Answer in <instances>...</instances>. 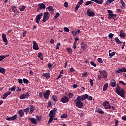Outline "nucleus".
I'll use <instances>...</instances> for the list:
<instances>
[{
    "label": "nucleus",
    "instance_id": "nucleus-62",
    "mask_svg": "<svg viewBox=\"0 0 126 126\" xmlns=\"http://www.w3.org/2000/svg\"><path fill=\"white\" fill-rule=\"evenodd\" d=\"M36 119H37V121H40L42 118L40 116H37Z\"/></svg>",
    "mask_w": 126,
    "mask_h": 126
},
{
    "label": "nucleus",
    "instance_id": "nucleus-36",
    "mask_svg": "<svg viewBox=\"0 0 126 126\" xmlns=\"http://www.w3.org/2000/svg\"><path fill=\"white\" fill-rule=\"evenodd\" d=\"M115 42L117 44H121V42L119 40V39L118 37H116L115 38Z\"/></svg>",
    "mask_w": 126,
    "mask_h": 126
},
{
    "label": "nucleus",
    "instance_id": "nucleus-21",
    "mask_svg": "<svg viewBox=\"0 0 126 126\" xmlns=\"http://www.w3.org/2000/svg\"><path fill=\"white\" fill-rule=\"evenodd\" d=\"M119 36H120L121 38L123 37L124 38H125L126 37L125 33H124L123 30L120 31V34H119Z\"/></svg>",
    "mask_w": 126,
    "mask_h": 126
},
{
    "label": "nucleus",
    "instance_id": "nucleus-44",
    "mask_svg": "<svg viewBox=\"0 0 126 126\" xmlns=\"http://www.w3.org/2000/svg\"><path fill=\"white\" fill-rule=\"evenodd\" d=\"M60 14L59 13L57 12L56 13L55 16L54 17L55 19H57L59 16H60Z\"/></svg>",
    "mask_w": 126,
    "mask_h": 126
},
{
    "label": "nucleus",
    "instance_id": "nucleus-30",
    "mask_svg": "<svg viewBox=\"0 0 126 126\" xmlns=\"http://www.w3.org/2000/svg\"><path fill=\"white\" fill-rule=\"evenodd\" d=\"M52 99L54 101V102H57V101H58V96L54 94V95L52 96Z\"/></svg>",
    "mask_w": 126,
    "mask_h": 126
},
{
    "label": "nucleus",
    "instance_id": "nucleus-53",
    "mask_svg": "<svg viewBox=\"0 0 126 126\" xmlns=\"http://www.w3.org/2000/svg\"><path fill=\"white\" fill-rule=\"evenodd\" d=\"M107 77H108V74H107L102 75V78L107 79Z\"/></svg>",
    "mask_w": 126,
    "mask_h": 126
},
{
    "label": "nucleus",
    "instance_id": "nucleus-2",
    "mask_svg": "<svg viewBox=\"0 0 126 126\" xmlns=\"http://www.w3.org/2000/svg\"><path fill=\"white\" fill-rule=\"evenodd\" d=\"M76 106L79 108H82L83 106V103L80 96H78L77 99L75 100Z\"/></svg>",
    "mask_w": 126,
    "mask_h": 126
},
{
    "label": "nucleus",
    "instance_id": "nucleus-45",
    "mask_svg": "<svg viewBox=\"0 0 126 126\" xmlns=\"http://www.w3.org/2000/svg\"><path fill=\"white\" fill-rule=\"evenodd\" d=\"M54 120V118L52 117H50L49 120H48V124H51V122H52V121Z\"/></svg>",
    "mask_w": 126,
    "mask_h": 126
},
{
    "label": "nucleus",
    "instance_id": "nucleus-57",
    "mask_svg": "<svg viewBox=\"0 0 126 126\" xmlns=\"http://www.w3.org/2000/svg\"><path fill=\"white\" fill-rule=\"evenodd\" d=\"M43 95V93H42V92L39 93V96L40 97V98H42Z\"/></svg>",
    "mask_w": 126,
    "mask_h": 126
},
{
    "label": "nucleus",
    "instance_id": "nucleus-42",
    "mask_svg": "<svg viewBox=\"0 0 126 126\" xmlns=\"http://www.w3.org/2000/svg\"><path fill=\"white\" fill-rule=\"evenodd\" d=\"M26 9V7L25 6H22V7H21L19 9H20V11H23L25 10Z\"/></svg>",
    "mask_w": 126,
    "mask_h": 126
},
{
    "label": "nucleus",
    "instance_id": "nucleus-9",
    "mask_svg": "<svg viewBox=\"0 0 126 126\" xmlns=\"http://www.w3.org/2000/svg\"><path fill=\"white\" fill-rule=\"evenodd\" d=\"M61 101L62 103H63L64 104L67 103L69 102V99L67 96H64V97H62Z\"/></svg>",
    "mask_w": 126,
    "mask_h": 126
},
{
    "label": "nucleus",
    "instance_id": "nucleus-24",
    "mask_svg": "<svg viewBox=\"0 0 126 126\" xmlns=\"http://www.w3.org/2000/svg\"><path fill=\"white\" fill-rule=\"evenodd\" d=\"M111 86L112 87H115L116 85V82L115 80H113L110 82Z\"/></svg>",
    "mask_w": 126,
    "mask_h": 126
},
{
    "label": "nucleus",
    "instance_id": "nucleus-63",
    "mask_svg": "<svg viewBox=\"0 0 126 126\" xmlns=\"http://www.w3.org/2000/svg\"><path fill=\"white\" fill-rule=\"evenodd\" d=\"M26 31H24V32H23V37H24L26 35Z\"/></svg>",
    "mask_w": 126,
    "mask_h": 126
},
{
    "label": "nucleus",
    "instance_id": "nucleus-6",
    "mask_svg": "<svg viewBox=\"0 0 126 126\" xmlns=\"http://www.w3.org/2000/svg\"><path fill=\"white\" fill-rule=\"evenodd\" d=\"M51 94V91L50 90H47L45 91V93H44L43 96L45 99H48L49 96Z\"/></svg>",
    "mask_w": 126,
    "mask_h": 126
},
{
    "label": "nucleus",
    "instance_id": "nucleus-32",
    "mask_svg": "<svg viewBox=\"0 0 126 126\" xmlns=\"http://www.w3.org/2000/svg\"><path fill=\"white\" fill-rule=\"evenodd\" d=\"M18 114L20 115V116L21 117V118H22V117L23 116V115H24V112H23V110H19V111L18 112Z\"/></svg>",
    "mask_w": 126,
    "mask_h": 126
},
{
    "label": "nucleus",
    "instance_id": "nucleus-64",
    "mask_svg": "<svg viewBox=\"0 0 126 126\" xmlns=\"http://www.w3.org/2000/svg\"><path fill=\"white\" fill-rule=\"evenodd\" d=\"M122 120H124V121H126V116H123V117H122Z\"/></svg>",
    "mask_w": 126,
    "mask_h": 126
},
{
    "label": "nucleus",
    "instance_id": "nucleus-34",
    "mask_svg": "<svg viewBox=\"0 0 126 126\" xmlns=\"http://www.w3.org/2000/svg\"><path fill=\"white\" fill-rule=\"evenodd\" d=\"M68 117L67 114H63L61 116V119H64V118H67Z\"/></svg>",
    "mask_w": 126,
    "mask_h": 126
},
{
    "label": "nucleus",
    "instance_id": "nucleus-35",
    "mask_svg": "<svg viewBox=\"0 0 126 126\" xmlns=\"http://www.w3.org/2000/svg\"><path fill=\"white\" fill-rule=\"evenodd\" d=\"M66 50L68 51V52L69 53V54H72L73 52L72 49L70 48V47H67Z\"/></svg>",
    "mask_w": 126,
    "mask_h": 126
},
{
    "label": "nucleus",
    "instance_id": "nucleus-37",
    "mask_svg": "<svg viewBox=\"0 0 126 126\" xmlns=\"http://www.w3.org/2000/svg\"><path fill=\"white\" fill-rule=\"evenodd\" d=\"M116 0H108L106 2V4L107 5L110 4V3H111L112 2H113V1H115Z\"/></svg>",
    "mask_w": 126,
    "mask_h": 126
},
{
    "label": "nucleus",
    "instance_id": "nucleus-7",
    "mask_svg": "<svg viewBox=\"0 0 126 126\" xmlns=\"http://www.w3.org/2000/svg\"><path fill=\"white\" fill-rule=\"evenodd\" d=\"M49 19V13L47 12H45L44 13L43 18L42 21L43 23H45L47 21V20Z\"/></svg>",
    "mask_w": 126,
    "mask_h": 126
},
{
    "label": "nucleus",
    "instance_id": "nucleus-19",
    "mask_svg": "<svg viewBox=\"0 0 126 126\" xmlns=\"http://www.w3.org/2000/svg\"><path fill=\"white\" fill-rule=\"evenodd\" d=\"M47 9H48V11H49V12H50V13L51 14V15H52L53 13H54L55 10H54V9H53V8L52 6H48V7H47Z\"/></svg>",
    "mask_w": 126,
    "mask_h": 126
},
{
    "label": "nucleus",
    "instance_id": "nucleus-28",
    "mask_svg": "<svg viewBox=\"0 0 126 126\" xmlns=\"http://www.w3.org/2000/svg\"><path fill=\"white\" fill-rule=\"evenodd\" d=\"M111 50H109V56L111 57H113L116 55V52L114 51L113 52L111 53Z\"/></svg>",
    "mask_w": 126,
    "mask_h": 126
},
{
    "label": "nucleus",
    "instance_id": "nucleus-12",
    "mask_svg": "<svg viewBox=\"0 0 126 126\" xmlns=\"http://www.w3.org/2000/svg\"><path fill=\"white\" fill-rule=\"evenodd\" d=\"M81 101H84L89 98L88 94H83L82 96H80Z\"/></svg>",
    "mask_w": 126,
    "mask_h": 126
},
{
    "label": "nucleus",
    "instance_id": "nucleus-38",
    "mask_svg": "<svg viewBox=\"0 0 126 126\" xmlns=\"http://www.w3.org/2000/svg\"><path fill=\"white\" fill-rule=\"evenodd\" d=\"M91 3H93L92 1H87V2H85V5L86 6H88V5L91 4Z\"/></svg>",
    "mask_w": 126,
    "mask_h": 126
},
{
    "label": "nucleus",
    "instance_id": "nucleus-18",
    "mask_svg": "<svg viewBox=\"0 0 126 126\" xmlns=\"http://www.w3.org/2000/svg\"><path fill=\"white\" fill-rule=\"evenodd\" d=\"M91 1H94V2H95L96 3L99 4L100 5H102L103 3L104 0H90Z\"/></svg>",
    "mask_w": 126,
    "mask_h": 126
},
{
    "label": "nucleus",
    "instance_id": "nucleus-43",
    "mask_svg": "<svg viewBox=\"0 0 126 126\" xmlns=\"http://www.w3.org/2000/svg\"><path fill=\"white\" fill-rule=\"evenodd\" d=\"M12 10H13V11L15 13L16 10H17V8L16 6H14L12 7Z\"/></svg>",
    "mask_w": 126,
    "mask_h": 126
},
{
    "label": "nucleus",
    "instance_id": "nucleus-20",
    "mask_svg": "<svg viewBox=\"0 0 126 126\" xmlns=\"http://www.w3.org/2000/svg\"><path fill=\"white\" fill-rule=\"evenodd\" d=\"M39 9L41 10V9H46V6L43 3H41V4H38Z\"/></svg>",
    "mask_w": 126,
    "mask_h": 126
},
{
    "label": "nucleus",
    "instance_id": "nucleus-3",
    "mask_svg": "<svg viewBox=\"0 0 126 126\" xmlns=\"http://www.w3.org/2000/svg\"><path fill=\"white\" fill-rule=\"evenodd\" d=\"M107 13H109L108 17V19H114L117 17V14H114L112 10H108Z\"/></svg>",
    "mask_w": 126,
    "mask_h": 126
},
{
    "label": "nucleus",
    "instance_id": "nucleus-29",
    "mask_svg": "<svg viewBox=\"0 0 126 126\" xmlns=\"http://www.w3.org/2000/svg\"><path fill=\"white\" fill-rule=\"evenodd\" d=\"M6 71V69L2 67H0V72L2 73V74H5Z\"/></svg>",
    "mask_w": 126,
    "mask_h": 126
},
{
    "label": "nucleus",
    "instance_id": "nucleus-25",
    "mask_svg": "<svg viewBox=\"0 0 126 126\" xmlns=\"http://www.w3.org/2000/svg\"><path fill=\"white\" fill-rule=\"evenodd\" d=\"M34 106L33 105H31L30 109V112L29 113L30 114H33V112L34 111Z\"/></svg>",
    "mask_w": 126,
    "mask_h": 126
},
{
    "label": "nucleus",
    "instance_id": "nucleus-56",
    "mask_svg": "<svg viewBox=\"0 0 126 126\" xmlns=\"http://www.w3.org/2000/svg\"><path fill=\"white\" fill-rule=\"evenodd\" d=\"M108 37H109V38H112V37H114V34H113V33L109 34Z\"/></svg>",
    "mask_w": 126,
    "mask_h": 126
},
{
    "label": "nucleus",
    "instance_id": "nucleus-47",
    "mask_svg": "<svg viewBox=\"0 0 126 126\" xmlns=\"http://www.w3.org/2000/svg\"><path fill=\"white\" fill-rule=\"evenodd\" d=\"M60 46H61L60 43H57V44L56 45V49L58 50L59 48V47H60Z\"/></svg>",
    "mask_w": 126,
    "mask_h": 126
},
{
    "label": "nucleus",
    "instance_id": "nucleus-4",
    "mask_svg": "<svg viewBox=\"0 0 126 126\" xmlns=\"http://www.w3.org/2000/svg\"><path fill=\"white\" fill-rule=\"evenodd\" d=\"M30 96V94H29V92H27L26 94H22L20 96V99L21 100L25 99V98H28Z\"/></svg>",
    "mask_w": 126,
    "mask_h": 126
},
{
    "label": "nucleus",
    "instance_id": "nucleus-61",
    "mask_svg": "<svg viewBox=\"0 0 126 126\" xmlns=\"http://www.w3.org/2000/svg\"><path fill=\"white\" fill-rule=\"evenodd\" d=\"M92 125V123L91 121H89V122H87V126H91Z\"/></svg>",
    "mask_w": 126,
    "mask_h": 126
},
{
    "label": "nucleus",
    "instance_id": "nucleus-41",
    "mask_svg": "<svg viewBox=\"0 0 126 126\" xmlns=\"http://www.w3.org/2000/svg\"><path fill=\"white\" fill-rule=\"evenodd\" d=\"M80 5H81L79 4V3H77V6H76L75 9V11H77L78 10V9L80 7Z\"/></svg>",
    "mask_w": 126,
    "mask_h": 126
},
{
    "label": "nucleus",
    "instance_id": "nucleus-58",
    "mask_svg": "<svg viewBox=\"0 0 126 126\" xmlns=\"http://www.w3.org/2000/svg\"><path fill=\"white\" fill-rule=\"evenodd\" d=\"M72 34L74 36H76V31H72Z\"/></svg>",
    "mask_w": 126,
    "mask_h": 126
},
{
    "label": "nucleus",
    "instance_id": "nucleus-51",
    "mask_svg": "<svg viewBox=\"0 0 126 126\" xmlns=\"http://www.w3.org/2000/svg\"><path fill=\"white\" fill-rule=\"evenodd\" d=\"M89 82H90V84L91 85V87H93V84H94L93 80H92V79H89Z\"/></svg>",
    "mask_w": 126,
    "mask_h": 126
},
{
    "label": "nucleus",
    "instance_id": "nucleus-5",
    "mask_svg": "<svg viewBox=\"0 0 126 126\" xmlns=\"http://www.w3.org/2000/svg\"><path fill=\"white\" fill-rule=\"evenodd\" d=\"M102 106L107 110L110 109L111 107V106L110 105V102L109 101H105L103 102Z\"/></svg>",
    "mask_w": 126,
    "mask_h": 126
},
{
    "label": "nucleus",
    "instance_id": "nucleus-55",
    "mask_svg": "<svg viewBox=\"0 0 126 126\" xmlns=\"http://www.w3.org/2000/svg\"><path fill=\"white\" fill-rule=\"evenodd\" d=\"M5 59L4 55H0V61H1L2 60Z\"/></svg>",
    "mask_w": 126,
    "mask_h": 126
},
{
    "label": "nucleus",
    "instance_id": "nucleus-15",
    "mask_svg": "<svg viewBox=\"0 0 126 126\" xmlns=\"http://www.w3.org/2000/svg\"><path fill=\"white\" fill-rule=\"evenodd\" d=\"M29 120L31 121V123H32L33 124H34V125L37 124V120L35 119V118L30 117Z\"/></svg>",
    "mask_w": 126,
    "mask_h": 126
},
{
    "label": "nucleus",
    "instance_id": "nucleus-14",
    "mask_svg": "<svg viewBox=\"0 0 126 126\" xmlns=\"http://www.w3.org/2000/svg\"><path fill=\"white\" fill-rule=\"evenodd\" d=\"M17 118L16 114H15L13 116L7 117L6 120L7 121H14Z\"/></svg>",
    "mask_w": 126,
    "mask_h": 126
},
{
    "label": "nucleus",
    "instance_id": "nucleus-54",
    "mask_svg": "<svg viewBox=\"0 0 126 126\" xmlns=\"http://www.w3.org/2000/svg\"><path fill=\"white\" fill-rule=\"evenodd\" d=\"M98 62H99V63H103L102 59L101 58H98Z\"/></svg>",
    "mask_w": 126,
    "mask_h": 126
},
{
    "label": "nucleus",
    "instance_id": "nucleus-11",
    "mask_svg": "<svg viewBox=\"0 0 126 126\" xmlns=\"http://www.w3.org/2000/svg\"><path fill=\"white\" fill-rule=\"evenodd\" d=\"M2 40H3V42L5 43L6 45H7L8 42V40L6 37V35L4 33H2Z\"/></svg>",
    "mask_w": 126,
    "mask_h": 126
},
{
    "label": "nucleus",
    "instance_id": "nucleus-50",
    "mask_svg": "<svg viewBox=\"0 0 126 126\" xmlns=\"http://www.w3.org/2000/svg\"><path fill=\"white\" fill-rule=\"evenodd\" d=\"M68 96L69 98H72V97L73 96V94L71 93H69L68 94Z\"/></svg>",
    "mask_w": 126,
    "mask_h": 126
},
{
    "label": "nucleus",
    "instance_id": "nucleus-40",
    "mask_svg": "<svg viewBox=\"0 0 126 126\" xmlns=\"http://www.w3.org/2000/svg\"><path fill=\"white\" fill-rule=\"evenodd\" d=\"M90 64L92 65L93 66L96 67V64L95 63H94V61H91L90 62Z\"/></svg>",
    "mask_w": 126,
    "mask_h": 126
},
{
    "label": "nucleus",
    "instance_id": "nucleus-33",
    "mask_svg": "<svg viewBox=\"0 0 126 126\" xmlns=\"http://www.w3.org/2000/svg\"><path fill=\"white\" fill-rule=\"evenodd\" d=\"M108 84H104V85L103 86V91H106L108 88Z\"/></svg>",
    "mask_w": 126,
    "mask_h": 126
},
{
    "label": "nucleus",
    "instance_id": "nucleus-8",
    "mask_svg": "<svg viewBox=\"0 0 126 126\" xmlns=\"http://www.w3.org/2000/svg\"><path fill=\"white\" fill-rule=\"evenodd\" d=\"M43 13H40L35 18V22L37 24H39V21L41 20L42 17H43Z\"/></svg>",
    "mask_w": 126,
    "mask_h": 126
},
{
    "label": "nucleus",
    "instance_id": "nucleus-16",
    "mask_svg": "<svg viewBox=\"0 0 126 126\" xmlns=\"http://www.w3.org/2000/svg\"><path fill=\"white\" fill-rule=\"evenodd\" d=\"M33 48L34 50H36L37 51V50L39 49V47L38 45H37V42L36 41H34L33 42Z\"/></svg>",
    "mask_w": 126,
    "mask_h": 126
},
{
    "label": "nucleus",
    "instance_id": "nucleus-26",
    "mask_svg": "<svg viewBox=\"0 0 126 126\" xmlns=\"http://www.w3.org/2000/svg\"><path fill=\"white\" fill-rule=\"evenodd\" d=\"M38 57L41 60H44L43 54V53L40 52L38 53Z\"/></svg>",
    "mask_w": 126,
    "mask_h": 126
},
{
    "label": "nucleus",
    "instance_id": "nucleus-60",
    "mask_svg": "<svg viewBox=\"0 0 126 126\" xmlns=\"http://www.w3.org/2000/svg\"><path fill=\"white\" fill-rule=\"evenodd\" d=\"M64 31L66 32H69V29L68 28H66V27H65L64 28Z\"/></svg>",
    "mask_w": 126,
    "mask_h": 126
},
{
    "label": "nucleus",
    "instance_id": "nucleus-10",
    "mask_svg": "<svg viewBox=\"0 0 126 126\" xmlns=\"http://www.w3.org/2000/svg\"><path fill=\"white\" fill-rule=\"evenodd\" d=\"M87 14L89 17H94L95 15V13L91 11L90 9H88L87 10Z\"/></svg>",
    "mask_w": 126,
    "mask_h": 126
},
{
    "label": "nucleus",
    "instance_id": "nucleus-46",
    "mask_svg": "<svg viewBox=\"0 0 126 126\" xmlns=\"http://www.w3.org/2000/svg\"><path fill=\"white\" fill-rule=\"evenodd\" d=\"M11 90V92L15 91L16 90V88L14 86H12L11 89H9V91Z\"/></svg>",
    "mask_w": 126,
    "mask_h": 126
},
{
    "label": "nucleus",
    "instance_id": "nucleus-48",
    "mask_svg": "<svg viewBox=\"0 0 126 126\" xmlns=\"http://www.w3.org/2000/svg\"><path fill=\"white\" fill-rule=\"evenodd\" d=\"M80 32H81L80 30H77V31H76V36H78Z\"/></svg>",
    "mask_w": 126,
    "mask_h": 126
},
{
    "label": "nucleus",
    "instance_id": "nucleus-31",
    "mask_svg": "<svg viewBox=\"0 0 126 126\" xmlns=\"http://www.w3.org/2000/svg\"><path fill=\"white\" fill-rule=\"evenodd\" d=\"M97 112L100 114H104L105 113L103 111V110H102V109L100 108H98L97 110Z\"/></svg>",
    "mask_w": 126,
    "mask_h": 126
},
{
    "label": "nucleus",
    "instance_id": "nucleus-27",
    "mask_svg": "<svg viewBox=\"0 0 126 126\" xmlns=\"http://www.w3.org/2000/svg\"><path fill=\"white\" fill-rule=\"evenodd\" d=\"M99 72H100L101 75L108 74V73L106 72L105 70H99Z\"/></svg>",
    "mask_w": 126,
    "mask_h": 126
},
{
    "label": "nucleus",
    "instance_id": "nucleus-59",
    "mask_svg": "<svg viewBox=\"0 0 126 126\" xmlns=\"http://www.w3.org/2000/svg\"><path fill=\"white\" fill-rule=\"evenodd\" d=\"M87 76H88V73L87 72H85V73L82 74V76L83 77H86Z\"/></svg>",
    "mask_w": 126,
    "mask_h": 126
},
{
    "label": "nucleus",
    "instance_id": "nucleus-22",
    "mask_svg": "<svg viewBox=\"0 0 126 126\" xmlns=\"http://www.w3.org/2000/svg\"><path fill=\"white\" fill-rule=\"evenodd\" d=\"M42 76L45 77L46 78H47V79H50V77H51L50 74L49 73H43V74H42Z\"/></svg>",
    "mask_w": 126,
    "mask_h": 126
},
{
    "label": "nucleus",
    "instance_id": "nucleus-17",
    "mask_svg": "<svg viewBox=\"0 0 126 126\" xmlns=\"http://www.w3.org/2000/svg\"><path fill=\"white\" fill-rule=\"evenodd\" d=\"M11 93H12L11 92H10V91H8L7 92V93L4 94L3 95V99H5L7 97V96H9V95L11 94Z\"/></svg>",
    "mask_w": 126,
    "mask_h": 126
},
{
    "label": "nucleus",
    "instance_id": "nucleus-49",
    "mask_svg": "<svg viewBox=\"0 0 126 126\" xmlns=\"http://www.w3.org/2000/svg\"><path fill=\"white\" fill-rule=\"evenodd\" d=\"M78 4L81 5L84 3V0H79V2H78Z\"/></svg>",
    "mask_w": 126,
    "mask_h": 126
},
{
    "label": "nucleus",
    "instance_id": "nucleus-23",
    "mask_svg": "<svg viewBox=\"0 0 126 126\" xmlns=\"http://www.w3.org/2000/svg\"><path fill=\"white\" fill-rule=\"evenodd\" d=\"M55 113H54V111H53L52 110H51L49 114V117L54 118L55 117Z\"/></svg>",
    "mask_w": 126,
    "mask_h": 126
},
{
    "label": "nucleus",
    "instance_id": "nucleus-1",
    "mask_svg": "<svg viewBox=\"0 0 126 126\" xmlns=\"http://www.w3.org/2000/svg\"><path fill=\"white\" fill-rule=\"evenodd\" d=\"M116 92L119 96H120L122 98H124V97L125 96V91L123 88H121V87L118 85H117L116 87Z\"/></svg>",
    "mask_w": 126,
    "mask_h": 126
},
{
    "label": "nucleus",
    "instance_id": "nucleus-39",
    "mask_svg": "<svg viewBox=\"0 0 126 126\" xmlns=\"http://www.w3.org/2000/svg\"><path fill=\"white\" fill-rule=\"evenodd\" d=\"M23 80L24 83H25V84H28L29 83V80H28L27 79H26V78H23Z\"/></svg>",
    "mask_w": 126,
    "mask_h": 126
},
{
    "label": "nucleus",
    "instance_id": "nucleus-13",
    "mask_svg": "<svg viewBox=\"0 0 126 126\" xmlns=\"http://www.w3.org/2000/svg\"><path fill=\"white\" fill-rule=\"evenodd\" d=\"M126 72V69L124 67L122 68L121 69H119L115 71L116 73H120Z\"/></svg>",
    "mask_w": 126,
    "mask_h": 126
},
{
    "label": "nucleus",
    "instance_id": "nucleus-52",
    "mask_svg": "<svg viewBox=\"0 0 126 126\" xmlns=\"http://www.w3.org/2000/svg\"><path fill=\"white\" fill-rule=\"evenodd\" d=\"M30 110V108H27L24 109V112L27 113V112H29Z\"/></svg>",
    "mask_w": 126,
    "mask_h": 126
}]
</instances>
